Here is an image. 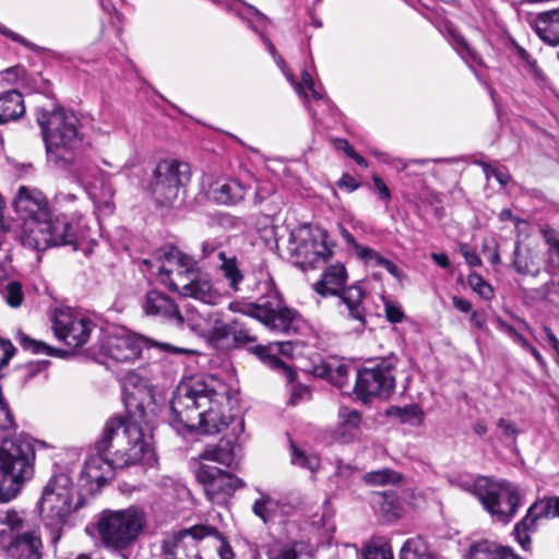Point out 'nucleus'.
<instances>
[{"instance_id":"obj_1","label":"nucleus","mask_w":559,"mask_h":559,"mask_svg":"<svg viewBox=\"0 0 559 559\" xmlns=\"http://www.w3.org/2000/svg\"><path fill=\"white\" fill-rule=\"evenodd\" d=\"M229 397L216 380L191 377L179 383L170 401L171 424L201 433L214 435L233 421Z\"/></svg>"},{"instance_id":"obj_2","label":"nucleus","mask_w":559,"mask_h":559,"mask_svg":"<svg viewBox=\"0 0 559 559\" xmlns=\"http://www.w3.org/2000/svg\"><path fill=\"white\" fill-rule=\"evenodd\" d=\"M13 207L20 221L19 239L24 247L40 251L75 240L73 221L63 214L52 216L46 195L37 188L21 186Z\"/></svg>"},{"instance_id":"obj_3","label":"nucleus","mask_w":559,"mask_h":559,"mask_svg":"<svg viewBox=\"0 0 559 559\" xmlns=\"http://www.w3.org/2000/svg\"><path fill=\"white\" fill-rule=\"evenodd\" d=\"M36 120L41 129L48 164L59 169L68 168L82 141L79 118L71 111L53 106L38 108Z\"/></svg>"},{"instance_id":"obj_4","label":"nucleus","mask_w":559,"mask_h":559,"mask_svg":"<svg viewBox=\"0 0 559 559\" xmlns=\"http://www.w3.org/2000/svg\"><path fill=\"white\" fill-rule=\"evenodd\" d=\"M97 449L108 450L118 467H127L139 463L151 464L154 459L152 436L130 419L112 417L105 424Z\"/></svg>"},{"instance_id":"obj_5","label":"nucleus","mask_w":559,"mask_h":559,"mask_svg":"<svg viewBox=\"0 0 559 559\" xmlns=\"http://www.w3.org/2000/svg\"><path fill=\"white\" fill-rule=\"evenodd\" d=\"M453 486L476 497L483 508L497 521L509 523L521 506L522 492L513 483L481 475H460Z\"/></svg>"},{"instance_id":"obj_6","label":"nucleus","mask_w":559,"mask_h":559,"mask_svg":"<svg viewBox=\"0 0 559 559\" xmlns=\"http://www.w3.org/2000/svg\"><path fill=\"white\" fill-rule=\"evenodd\" d=\"M163 559H234L223 535L209 525H194L168 536L162 544Z\"/></svg>"},{"instance_id":"obj_7","label":"nucleus","mask_w":559,"mask_h":559,"mask_svg":"<svg viewBox=\"0 0 559 559\" xmlns=\"http://www.w3.org/2000/svg\"><path fill=\"white\" fill-rule=\"evenodd\" d=\"M146 525L145 510L139 506H130L120 510H104L98 516L96 531L106 549L128 559L126 552L133 547Z\"/></svg>"},{"instance_id":"obj_8","label":"nucleus","mask_w":559,"mask_h":559,"mask_svg":"<svg viewBox=\"0 0 559 559\" xmlns=\"http://www.w3.org/2000/svg\"><path fill=\"white\" fill-rule=\"evenodd\" d=\"M35 452L32 443L17 436L4 439L0 444V500L9 501L33 476Z\"/></svg>"},{"instance_id":"obj_9","label":"nucleus","mask_w":559,"mask_h":559,"mask_svg":"<svg viewBox=\"0 0 559 559\" xmlns=\"http://www.w3.org/2000/svg\"><path fill=\"white\" fill-rule=\"evenodd\" d=\"M83 498L68 474L53 475L44 487L40 498V514L44 522L57 528L52 542L61 537V528L71 515L83 506Z\"/></svg>"},{"instance_id":"obj_10","label":"nucleus","mask_w":559,"mask_h":559,"mask_svg":"<svg viewBox=\"0 0 559 559\" xmlns=\"http://www.w3.org/2000/svg\"><path fill=\"white\" fill-rule=\"evenodd\" d=\"M262 295L257 302L240 307L231 302L229 309L254 318L273 331L289 333L294 329L297 312L285 306L284 300L271 278L259 284Z\"/></svg>"},{"instance_id":"obj_11","label":"nucleus","mask_w":559,"mask_h":559,"mask_svg":"<svg viewBox=\"0 0 559 559\" xmlns=\"http://www.w3.org/2000/svg\"><path fill=\"white\" fill-rule=\"evenodd\" d=\"M512 266L516 273L537 276L544 270L550 280L545 284L547 294L559 293V240L549 241L547 252L533 242L518 241L513 251Z\"/></svg>"},{"instance_id":"obj_12","label":"nucleus","mask_w":559,"mask_h":559,"mask_svg":"<svg viewBox=\"0 0 559 559\" xmlns=\"http://www.w3.org/2000/svg\"><path fill=\"white\" fill-rule=\"evenodd\" d=\"M347 277V271L342 263L332 264L323 271L321 278L314 283L313 289L322 297L338 296L347 309V317L362 329L366 325L364 306L366 294L358 285L344 288Z\"/></svg>"},{"instance_id":"obj_13","label":"nucleus","mask_w":559,"mask_h":559,"mask_svg":"<svg viewBox=\"0 0 559 559\" xmlns=\"http://www.w3.org/2000/svg\"><path fill=\"white\" fill-rule=\"evenodd\" d=\"M328 234L319 227L301 225L290 233L288 251L302 269L317 267L332 257Z\"/></svg>"},{"instance_id":"obj_14","label":"nucleus","mask_w":559,"mask_h":559,"mask_svg":"<svg viewBox=\"0 0 559 559\" xmlns=\"http://www.w3.org/2000/svg\"><path fill=\"white\" fill-rule=\"evenodd\" d=\"M189 179L190 167L187 163L166 159L157 164L148 189L156 203L171 205Z\"/></svg>"},{"instance_id":"obj_15","label":"nucleus","mask_w":559,"mask_h":559,"mask_svg":"<svg viewBox=\"0 0 559 559\" xmlns=\"http://www.w3.org/2000/svg\"><path fill=\"white\" fill-rule=\"evenodd\" d=\"M155 270L157 280L173 292H180L195 274L198 262L177 248H169L156 262L145 261Z\"/></svg>"},{"instance_id":"obj_16","label":"nucleus","mask_w":559,"mask_h":559,"mask_svg":"<svg viewBox=\"0 0 559 559\" xmlns=\"http://www.w3.org/2000/svg\"><path fill=\"white\" fill-rule=\"evenodd\" d=\"M197 479L204 486L207 499L212 503H225L234 492L243 486L240 478L205 462L197 471Z\"/></svg>"},{"instance_id":"obj_17","label":"nucleus","mask_w":559,"mask_h":559,"mask_svg":"<svg viewBox=\"0 0 559 559\" xmlns=\"http://www.w3.org/2000/svg\"><path fill=\"white\" fill-rule=\"evenodd\" d=\"M94 328L93 322L72 309H58L52 320L55 335L70 347H81L87 343Z\"/></svg>"},{"instance_id":"obj_18","label":"nucleus","mask_w":559,"mask_h":559,"mask_svg":"<svg viewBox=\"0 0 559 559\" xmlns=\"http://www.w3.org/2000/svg\"><path fill=\"white\" fill-rule=\"evenodd\" d=\"M395 386V379L389 365L364 368L358 371L355 392L364 403L376 396H388Z\"/></svg>"},{"instance_id":"obj_19","label":"nucleus","mask_w":559,"mask_h":559,"mask_svg":"<svg viewBox=\"0 0 559 559\" xmlns=\"http://www.w3.org/2000/svg\"><path fill=\"white\" fill-rule=\"evenodd\" d=\"M143 347V341L126 330H118L108 334L102 343V353L117 362H132L136 360Z\"/></svg>"},{"instance_id":"obj_20","label":"nucleus","mask_w":559,"mask_h":559,"mask_svg":"<svg viewBox=\"0 0 559 559\" xmlns=\"http://www.w3.org/2000/svg\"><path fill=\"white\" fill-rule=\"evenodd\" d=\"M559 516V497H548L534 502L527 510L525 518L514 527L516 540L523 549L531 545L530 533L535 531L538 520Z\"/></svg>"},{"instance_id":"obj_21","label":"nucleus","mask_w":559,"mask_h":559,"mask_svg":"<svg viewBox=\"0 0 559 559\" xmlns=\"http://www.w3.org/2000/svg\"><path fill=\"white\" fill-rule=\"evenodd\" d=\"M94 451L95 453H91L85 460L81 472L82 480L90 485L92 490L103 487L114 477V469L119 468L114 462V456L110 460L106 456L108 450L97 449V442Z\"/></svg>"},{"instance_id":"obj_22","label":"nucleus","mask_w":559,"mask_h":559,"mask_svg":"<svg viewBox=\"0 0 559 559\" xmlns=\"http://www.w3.org/2000/svg\"><path fill=\"white\" fill-rule=\"evenodd\" d=\"M296 348V344L290 341L272 342L267 345L257 346L254 353L265 365L282 371L286 376L287 380L292 382L295 378V372L278 357V355L292 358Z\"/></svg>"},{"instance_id":"obj_23","label":"nucleus","mask_w":559,"mask_h":559,"mask_svg":"<svg viewBox=\"0 0 559 559\" xmlns=\"http://www.w3.org/2000/svg\"><path fill=\"white\" fill-rule=\"evenodd\" d=\"M180 295L212 306L221 304L228 296L227 293L216 287L206 274L201 273L200 269L197 270Z\"/></svg>"},{"instance_id":"obj_24","label":"nucleus","mask_w":559,"mask_h":559,"mask_svg":"<svg viewBox=\"0 0 559 559\" xmlns=\"http://www.w3.org/2000/svg\"><path fill=\"white\" fill-rule=\"evenodd\" d=\"M262 40L269 50V52L274 58V61L282 70L283 74L286 76L288 82L294 86L296 93L301 96L306 102L308 100V94L307 91L311 93V96L317 99L321 100L323 99V94L314 88L313 80L310 75V73L307 70H304L301 73V82H297L293 75V73L288 70L284 59L277 53L274 45L271 43V40L263 35H261Z\"/></svg>"},{"instance_id":"obj_25","label":"nucleus","mask_w":559,"mask_h":559,"mask_svg":"<svg viewBox=\"0 0 559 559\" xmlns=\"http://www.w3.org/2000/svg\"><path fill=\"white\" fill-rule=\"evenodd\" d=\"M143 310L147 316L160 317L167 320H175L177 323L185 322L177 305L165 294L151 290L143 301Z\"/></svg>"},{"instance_id":"obj_26","label":"nucleus","mask_w":559,"mask_h":559,"mask_svg":"<svg viewBox=\"0 0 559 559\" xmlns=\"http://www.w3.org/2000/svg\"><path fill=\"white\" fill-rule=\"evenodd\" d=\"M29 525L14 510H0V547L8 551Z\"/></svg>"},{"instance_id":"obj_27","label":"nucleus","mask_w":559,"mask_h":559,"mask_svg":"<svg viewBox=\"0 0 559 559\" xmlns=\"http://www.w3.org/2000/svg\"><path fill=\"white\" fill-rule=\"evenodd\" d=\"M41 548L39 535L29 527L7 552L12 559H41Z\"/></svg>"},{"instance_id":"obj_28","label":"nucleus","mask_w":559,"mask_h":559,"mask_svg":"<svg viewBox=\"0 0 559 559\" xmlns=\"http://www.w3.org/2000/svg\"><path fill=\"white\" fill-rule=\"evenodd\" d=\"M534 28L543 41L559 45V10L539 13L534 20Z\"/></svg>"},{"instance_id":"obj_29","label":"nucleus","mask_w":559,"mask_h":559,"mask_svg":"<svg viewBox=\"0 0 559 559\" xmlns=\"http://www.w3.org/2000/svg\"><path fill=\"white\" fill-rule=\"evenodd\" d=\"M246 187L236 179L215 182L210 189L211 198L221 204H231L243 199Z\"/></svg>"},{"instance_id":"obj_30","label":"nucleus","mask_w":559,"mask_h":559,"mask_svg":"<svg viewBox=\"0 0 559 559\" xmlns=\"http://www.w3.org/2000/svg\"><path fill=\"white\" fill-rule=\"evenodd\" d=\"M221 261L218 270L223 278L227 282V286L231 293L238 294L242 292L241 284L245 275L241 272L236 257H227L224 251L218 252Z\"/></svg>"},{"instance_id":"obj_31","label":"nucleus","mask_w":559,"mask_h":559,"mask_svg":"<svg viewBox=\"0 0 559 559\" xmlns=\"http://www.w3.org/2000/svg\"><path fill=\"white\" fill-rule=\"evenodd\" d=\"M200 459L230 467L236 460V443L222 439L216 445L206 447L200 454Z\"/></svg>"},{"instance_id":"obj_32","label":"nucleus","mask_w":559,"mask_h":559,"mask_svg":"<svg viewBox=\"0 0 559 559\" xmlns=\"http://www.w3.org/2000/svg\"><path fill=\"white\" fill-rule=\"evenodd\" d=\"M467 559H521L510 548L489 540H481L471 546Z\"/></svg>"},{"instance_id":"obj_33","label":"nucleus","mask_w":559,"mask_h":559,"mask_svg":"<svg viewBox=\"0 0 559 559\" xmlns=\"http://www.w3.org/2000/svg\"><path fill=\"white\" fill-rule=\"evenodd\" d=\"M25 112L23 96L17 91L0 95V123L20 118Z\"/></svg>"},{"instance_id":"obj_34","label":"nucleus","mask_w":559,"mask_h":559,"mask_svg":"<svg viewBox=\"0 0 559 559\" xmlns=\"http://www.w3.org/2000/svg\"><path fill=\"white\" fill-rule=\"evenodd\" d=\"M85 189L98 212L105 215H109L114 212L115 203L112 199L115 189L110 182L103 181L99 187L91 186Z\"/></svg>"},{"instance_id":"obj_35","label":"nucleus","mask_w":559,"mask_h":559,"mask_svg":"<svg viewBox=\"0 0 559 559\" xmlns=\"http://www.w3.org/2000/svg\"><path fill=\"white\" fill-rule=\"evenodd\" d=\"M338 439L342 442H352L354 440L353 431L357 430L360 426L361 414L356 409L342 407L338 412Z\"/></svg>"},{"instance_id":"obj_36","label":"nucleus","mask_w":559,"mask_h":559,"mask_svg":"<svg viewBox=\"0 0 559 559\" xmlns=\"http://www.w3.org/2000/svg\"><path fill=\"white\" fill-rule=\"evenodd\" d=\"M122 390L127 403H140L147 393V382L134 371H128L122 379Z\"/></svg>"},{"instance_id":"obj_37","label":"nucleus","mask_w":559,"mask_h":559,"mask_svg":"<svg viewBox=\"0 0 559 559\" xmlns=\"http://www.w3.org/2000/svg\"><path fill=\"white\" fill-rule=\"evenodd\" d=\"M400 559H442L430 550L425 540L419 537L405 542L401 549Z\"/></svg>"},{"instance_id":"obj_38","label":"nucleus","mask_w":559,"mask_h":559,"mask_svg":"<svg viewBox=\"0 0 559 559\" xmlns=\"http://www.w3.org/2000/svg\"><path fill=\"white\" fill-rule=\"evenodd\" d=\"M281 509V502L266 493H261V497L252 506L253 513L264 523L275 518Z\"/></svg>"},{"instance_id":"obj_39","label":"nucleus","mask_w":559,"mask_h":559,"mask_svg":"<svg viewBox=\"0 0 559 559\" xmlns=\"http://www.w3.org/2000/svg\"><path fill=\"white\" fill-rule=\"evenodd\" d=\"M386 414L396 417L403 424L418 426L424 418V412L417 404H409L404 407L392 406L386 411Z\"/></svg>"},{"instance_id":"obj_40","label":"nucleus","mask_w":559,"mask_h":559,"mask_svg":"<svg viewBox=\"0 0 559 559\" xmlns=\"http://www.w3.org/2000/svg\"><path fill=\"white\" fill-rule=\"evenodd\" d=\"M360 559H393L391 545L383 538L371 539L361 549Z\"/></svg>"},{"instance_id":"obj_41","label":"nucleus","mask_w":559,"mask_h":559,"mask_svg":"<svg viewBox=\"0 0 559 559\" xmlns=\"http://www.w3.org/2000/svg\"><path fill=\"white\" fill-rule=\"evenodd\" d=\"M364 480L372 486L396 485L401 483L402 475L391 468H382L365 474Z\"/></svg>"},{"instance_id":"obj_42","label":"nucleus","mask_w":559,"mask_h":559,"mask_svg":"<svg viewBox=\"0 0 559 559\" xmlns=\"http://www.w3.org/2000/svg\"><path fill=\"white\" fill-rule=\"evenodd\" d=\"M270 559H311L300 543L287 544L273 548L269 552Z\"/></svg>"},{"instance_id":"obj_43","label":"nucleus","mask_w":559,"mask_h":559,"mask_svg":"<svg viewBox=\"0 0 559 559\" xmlns=\"http://www.w3.org/2000/svg\"><path fill=\"white\" fill-rule=\"evenodd\" d=\"M290 462L293 465L306 468L311 473H316L320 467V460L316 454H307L305 451L297 448L295 444L290 447Z\"/></svg>"},{"instance_id":"obj_44","label":"nucleus","mask_w":559,"mask_h":559,"mask_svg":"<svg viewBox=\"0 0 559 559\" xmlns=\"http://www.w3.org/2000/svg\"><path fill=\"white\" fill-rule=\"evenodd\" d=\"M209 322V334H205L204 336L209 341L219 343L221 341L225 340L229 334H231L234 321L229 324L225 323L219 319L218 313L214 312L212 319Z\"/></svg>"},{"instance_id":"obj_45","label":"nucleus","mask_w":559,"mask_h":559,"mask_svg":"<svg viewBox=\"0 0 559 559\" xmlns=\"http://www.w3.org/2000/svg\"><path fill=\"white\" fill-rule=\"evenodd\" d=\"M218 3H225L226 5H233L239 16L247 20L249 23L253 22H265L266 16L252 5L240 3L236 0H214Z\"/></svg>"},{"instance_id":"obj_46","label":"nucleus","mask_w":559,"mask_h":559,"mask_svg":"<svg viewBox=\"0 0 559 559\" xmlns=\"http://www.w3.org/2000/svg\"><path fill=\"white\" fill-rule=\"evenodd\" d=\"M448 36L451 45L461 55L463 59L477 60L476 52L469 47L465 38L454 28H448Z\"/></svg>"},{"instance_id":"obj_47","label":"nucleus","mask_w":559,"mask_h":559,"mask_svg":"<svg viewBox=\"0 0 559 559\" xmlns=\"http://www.w3.org/2000/svg\"><path fill=\"white\" fill-rule=\"evenodd\" d=\"M214 312H210L206 316L199 314L197 312H188L187 319H185L190 326V329L197 333L198 335L204 337L205 334H209L210 320L212 319Z\"/></svg>"},{"instance_id":"obj_48","label":"nucleus","mask_w":559,"mask_h":559,"mask_svg":"<svg viewBox=\"0 0 559 559\" xmlns=\"http://www.w3.org/2000/svg\"><path fill=\"white\" fill-rule=\"evenodd\" d=\"M348 370L345 364H328L325 376L329 381L343 389L347 383Z\"/></svg>"},{"instance_id":"obj_49","label":"nucleus","mask_w":559,"mask_h":559,"mask_svg":"<svg viewBox=\"0 0 559 559\" xmlns=\"http://www.w3.org/2000/svg\"><path fill=\"white\" fill-rule=\"evenodd\" d=\"M2 296L9 306L20 307L24 297L21 284L16 281L7 282L3 286Z\"/></svg>"},{"instance_id":"obj_50","label":"nucleus","mask_w":559,"mask_h":559,"mask_svg":"<svg viewBox=\"0 0 559 559\" xmlns=\"http://www.w3.org/2000/svg\"><path fill=\"white\" fill-rule=\"evenodd\" d=\"M468 285L484 299H491L493 290L491 286L478 274L472 273L467 277Z\"/></svg>"},{"instance_id":"obj_51","label":"nucleus","mask_w":559,"mask_h":559,"mask_svg":"<svg viewBox=\"0 0 559 559\" xmlns=\"http://www.w3.org/2000/svg\"><path fill=\"white\" fill-rule=\"evenodd\" d=\"M19 342L25 349H28L34 354H44L45 353V354L51 355V353H52V348L50 346H48L47 344H45L43 342L33 340V338L28 337L27 335H25L24 333H19Z\"/></svg>"},{"instance_id":"obj_52","label":"nucleus","mask_w":559,"mask_h":559,"mask_svg":"<svg viewBox=\"0 0 559 559\" xmlns=\"http://www.w3.org/2000/svg\"><path fill=\"white\" fill-rule=\"evenodd\" d=\"M356 254L367 264H371L374 266H380L383 260L385 259L378 251L364 246L356 247Z\"/></svg>"},{"instance_id":"obj_53","label":"nucleus","mask_w":559,"mask_h":559,"mask_svg":"<svg viewBox=\"0 0 559 559\" xmlns=\"http://www.w3.org/2000/svg\"><path fill=\"white\" fill-rule=\"evenodd\" d=\"M381 510L386 515L389 520H394L400 518L402 508L397 499L394 497L385 496L381 503Z\"/></svg>"},{"instance_id":"obj_54","label":"nucleus","mask_w":559,"mask_h":559,"mask_svg":"<svg viewBox=\"0 0 559 559\" xmlns=\"http://www.w3.org/2000/svg\"><path fill=\"white\" fill-rule=\"evenodd\" d=\"M231 334L234 335V340L237 344L255 342V336L252 335L251 332L243 326V324H239L237 321H234Z\"/></svg>"},{"instance_id":"obj_55","label":"nucleus","mask_w":559,"mask_h":559,"mask_svg":"<svg viewBox=\"0 0 559 559\" xmlns=\"http://www.w3.org/2000/svg\"><path fill=\"white\" fill-rule=\"evenodd\" d=\"M385 314L390 322L397 323L404 318L402 308L392 301H385Z\"/></svg>"},{"instance_id":"obj_56","label":"nucleus","mask_w":559,"mask_h":559,"mask_svg":"<svg viewBox=\"0 0 559 559\" xmlns=\"http://www.w3.org/2000/svg\"><path fill=\"white\" fill-rule=\"evenodd\" d=\"M0 33L3 34L4 36L11 38L12 40L20 43L21 45H23L24 47H26L29 50L38 49V47L35 44L28 41L26 38H24L20 34L15 33L4 26H0Z\"/></svg>"},{"instance_id":"obj_57","label":"nucleus","mask_w":559,"mask_h":559,"mask_svg":"<svg viewBox=\"0 0 559 559\" xmlns=\"http://www.w3.org/2000/svg\"><path fill=\"white\" fill-rule=\"evenodd\" d=\"M497 426L504 437L514 439L519 433L516 425L511 420L501 418L498 420Z\"/></svg>"},{"instance_id":"obj_58","label":"nucleus","mask_w":559,"mask_h":559,"mask_svg":"<svg viewBox=\"0 0 559 559\" xmlns=\"http://www.w3.org/2000/svg\"><path fill=\"white\" fill-rule=\"evenodd\" d=\"M501 326L521 347L527 349L531 346L528 341L523 335H521L514 328L506 323H502Z\"/></svg>"},{"instance_id":"obj_59","label":"nucleus","mask_w":559,"mask_h":559,"mask_svg":"<svg viewBox=\"0 0 559 559\" xmlns=\"http://www.w3.org/2000/svg\"><path fill=\"white\" fill-rule=\"evenodd\" d=\"M154 346L156 347H159L160 349H164L166 352H169L171 354H185V355H192L195 353V350L191 349V348H186V347H178V346H174V345H170L168 343H158V342H154L153 343Z\"/></svg>"},{"instance_id":"obj_60","label":"nucleus","mask_w":559,"mask_h":559,"mask_svg":"<svg viewBox=\"0 0 559 559\" xmlns=\"http://www.w3.org/2000/svg\"><path fill=\"white\" fill-rule=\"evenodd\" d=\"M5 209V201L3 197L0 194V234H7L11 229L10 219L4 215Z\"/></svg>"},{"instance_id":"obj_61","label":"nucleus","mask_w":559,"mask_h":559,"mask_svg":"<svg viewBox=\"0 0 559 559\" xmlns=\"http://www.w3.org/2000/svg\"><path fill=\"white\" fill-rule=\"evenodd\" d=\"M309 396V390L306 386L297 385L292 390V395L289 399V404L296 405L299 401Z\"/></svg>"},{"instance_id":"obj_62","label":"nucleus","mask_w":559,"mask_h":559,"mask_svg":"<svg viewBox=\"0 0 559 559\" xmlns=\"http://www.w3.org/2000/svg\"><path fill=\"white\" fill-rule=\"evenodd\" d=\"M461 253L463 254V257L465 258V261L472 265V266H478L481 264V260L480 258L478 257V254L473 251V250H469L467 248V246H463L461 247Z\"/></svg>"},{"instance_id":"obj_63","label":"nucleus","mask_w":559,"mask_h":559,"mask_svg":"<svg viewBox=\"0 0 559 559\" xmlns=\"http://www.w3.org/2000/svg\"><path fill=\"white\" fill-rule=\"evenodd\" d=\"M372 179H373L374 187L379 193V197L382 200L389 201L391 198V193H390L389 188L384 183V181L378 176H373Z\"/></svg>"},{"instance_id":"obj_64","label":"nucleus","mask_w":559,"mask_h":559,"mask_svg":"<svg viewBox=\"0 0 559 559\" xmlns=\"http://www.w3.org/2000/svg\"><path fill=\"white\" fill-rule=\"evenodd\" d=\"M219 247V243L215 240H205L202 243V258H209L213 254Z\"/></svg>"}]
</instances>
